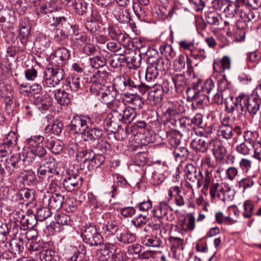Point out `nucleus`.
<instances>
[{
	"mask_svg": "<svg viewBox=\"0 0 261 261\" xmlns=\"http://www.w3.org/2000/svg\"><path fill=\"white\" fill-rule=\"evenodd\" d=\"M116 249L114 245L112 244H106L101 246L97 250L96 257L99 261H106L110 259L113 255Z\"/></svg>",
	"mask_w": 261,
	"mask_h": 261,
	"instance_id": "nucleus-19",
	"label": "nucleus"
},
{
	"mask_svg": "<svg viewBox=\"0 0 261 261\" xmlns=\"http://www.w3.org/2000/svg\"><path fill=\"white\" fill-rule=\"evenodd\" d=\"M161 243L160 238L156 235H146L142 240V243L148 247H159Z\"/></svg>",
	"mask_w": 261,
	"mask_h": 261,
	"instance_id": "nucleus-38",
	"label": "nucleus"
},
{
	"mask_svg": "<svg viewBox=\"0 0 261 261\" xmlns=\"http://www.w3.org/2000/svg\"><path fill=\"white\" fill-rule=\"evenodd\" d=\"M54 97L57 102L60 105H68L70 103V99L68 93L63 90H57L54 91Z\"/></svg>",
	"mask_w": 261,
	"mask_h": 261,
	"instance_id": "nucleus-36",
	"label": "nucleus"
},
{
	"mask_svg": "<svg viewBox=\"0 0 261 261\" xmlns=\"http://www.w3.org/2000/svg\"><path fill=\"white\" fill-rule=\"evenodd\" d=\"M255 145L243 142L236 147L237 151L244 155H248L253 153V147Z\"/></svg>",
	"mask_w": 261,
	"mask_h": 261,
	"instance_id": "nucleus-43",
	"label": "nucleus"
},
{
	"mask_svg": "<svg viewBox=\"0 0 261 261\" xmlns=\"http://www.w3.org/2000/svg\"><path fill=\"white\" fill-rule=\"evenodd\" d=\"M90 65L94 68L98 69L106 64V59L103 57L96 56L89 59Z\"/></svg>",
	"mask_w": 261,
	"mask_h": 261,
	"instance_id": "nucleus-52",
	"label": "nucleus"
},
{
	"mask_svg": "<svg viewBox=\"0 0 261 261\" xmlns=\"http://www.w3.org/2000/svg\"><path fill=\"white\" fill-rule=\"evenodd\" d=\"M118 117V121L122 123H130L137 116L135 109L127 107L124 108Z\"/></svg>",
	"mask_w": 261,
	"mask_h": 261,
	"instance_id": "nucleus-25",
	"label": "nucleus"
},
{
	"mask_svg": "<svg viewBox=\"0 0 261 261\" xmlns=\"http://www.w3.org/2000/svg\"><path fill=\"white\" fill-rule=\"evenodd\" d=\"M57 223L62 225H68L71 224V219L69 215L65 214H58L55 216Z\"/></svg>",
	"mask_w": 261,
	"mask_h": 261,
	"instance_id": "nucleus-58",
	"label": "nucleus"
},
{
	"mask_svg": "<svg viewBox=\"0 0 261 261\" xmlns=\"http://www.w3.org/2000/svg\"><path fill=\"white\" fill-rule=\"evenodd\" d=\"M82 232L83 241L90 246H98L102 244L103 238L97 231L96 226L94 224H85L82 227Z\"/></svg>",
	"mask_w": 261,
	"mask_h": 261,
	"instance_id": "nucleus-3",
	"label": "nucleus"
},
{
	"mask_svg": "<svg viewBox=\"0 0 261 261\" xmlns=\"http://www.w3.org/2000/svg\"><path fill=\"white\" fill-rule=\"evenodd\" d=\"M259 16V13L258 12L257 9L250 10L248 8V9L243 12V17L242 18L247 19L248 21L255 22L258 20Z\"/></svg>",
	"mask_w": 261,
	"mask_h": 261,
	"instance_id": "nucleus-46",
	"label": "nucleus"
},
{
	"mask_svg": "<svg viewBox=\"0 0 261 261\" xmlns=\"http://www.w3.org/2000/svg\"><path fill=\"white\" fill-rule=\"evenodd\" d=\"M163 93L164 90L161 85H156L149 92L148 99L153 101L155 103H160L162 100Z\"/></svg>",
	"mask_w": 261,
	"mask_h": 261,
	"instance_id": "nucleus-35",
	"label": "nucleus"
},
{
	"mask_svg": "<svg viewBox=\"0 0 261 261\" xmlns=\"http://www.w3.org/2000/svg\"><path fill=\"white\" fill-rule=\"evenodd\" d=\"M169 242L171 247V249L173 250L175 249V250L177 248L184 249V240L178 238L171 236L169 238Z\"/></svg>",
	"mask_w": 261,
	"mask_h": 261,
	"instance_id": "nucleus-61",
	"label": "nucleus"
},
{
	"mask_svg": "<svg viewBox=\"0 0 261 261\" xmlns=\"http://www.w3.org/2000/svg\"><path fill=\"white\" fill-rule=\"evenodd\" d=\"M83 178L77 173L69 174L64 180V188L68 191H72L81 187Z\"/></svg>",
	"mask_w": 261,
	"mask_h": 261,
	"instance_id": "nucleus-12",
	"label": "nucleus"
},
{
	"mask_svg": "<svg viewBox=\"0 0 261 261\" xmlns=\"http://www.w3.org/2000/svg\"><path fill=\"white\" fill-rule=\"evenodd\" d=\"M17 139V136L14 132H10L4 140V143L9 147L13 148L16 145Z\"/></svg>",
	"mask_w": 261,
	"mask_h": 261,
	"instance_id": "nucleus-63",
	"label": "nucleus"
},
{
	"mask_svg": "<svg viewBox=\"0 0 261 261\" xmlns=\"http://www.w3.org/2000/svg\"><path fill=\"white\" fill-rule=\"evenodd\" d=\"M244 101L243 93H241L236 97L234 101L229 103L225 101V109L228 113L232 114L234 117H240L246 113Z\"/></svg>",
	"mask_w": 261,
	"mask_h": 261,
	"instance_id": "nucleus-7",
	"label": "nucleus"
},
{
	"mask_svg": "<svg viewBox=\"0 0 261 261\" xmlns=\"http://www.w3.org/2000/svg\"><path fill=\"white\" fill-rule=\"evenodd\" d=\"M8 250H10L16 257L23 251L24 247L22 239L20 238L13 239L8 243Z\"/></svg>",
	"mask_w": 261,
	"mask_h": 261,
	"instance_id": "nucleus-34",
	"label": "nucleus"
},
{
	"mask_svg": "<svg viewBox=\"0 0 261 261\" xmlns=\"http://www.w3.org/2000/svg\"><path fill=\"white\" fill-rule=\"evenodd\" d=\"M57 253L52 250H42L37 254L36 261H58Z\"/></svg>",
	"mask_w": 261,
	"mask_h": 261,
	"instance_id": "nucleus-31",
	"label": "nucleus"
},
{
	"mask_svg": "<svg viewBox=\"0 0 261 261\" xmlns=\"http://www.w3.org/2000/svg\"><path fill=\"white\" fill-rule=\"evenodd\" d=\"M210 194L212 198L217 197L220 200L225 202L231 200L233 190L225 183L213 182L210 188Z\"/></svg>",
	"mask_w": 261,
	"mask_h": 261,
	"instance_id": "nucleus-4",
	"label": "nucleus"
},
{
	"mask_svg": "<svg viewBox=\"0 0 261 261\" xmlns=\"http://www.w3.org/2000/svg\"><path fill=\"white\" fill-rule=\"evenodd\" d=\"M245 112L254 117L261 109V99L256 94L246 95L243 93Z\"/></svg>",
	"mask_w": 261,
	"mask_h": 261,
	"instance_id": "nucleus-8",
	"label": "nucleus"
},
{
	"mask_svg": "<svg viewBox=\"0 0 261 261\" xmlns=\"http://www.w3.org/2000/svg\"><path fill=\"white\" fill-rule=\"evenodd\" d=\"M102 136V130L98 127H94L89 128L84 133L82 137L85 141L93 142L99 140Z\"/></svg>",
	"mask_w": 261,
	"mask_h": 261,
	"instance_id": "nucleus-22",
	"label": "nucleus"
},
{
	"mask_svg": "<svg viewBox=\"0 0 261 261\" xmlns=\"http://www.w3.org/2000/svg\"><path fill=\"white\" fill-rule=\"evenodd\" d=\"M95 153L92 150L88 149L85 150H81L76 155V160L78 162H83V168H86L89 165V163L93 158Z\"/></svg>",
	"mask_w": 261,
	"mask_h": 261,
	"instance_id": "nucleus-27",
	"label": "nucleus"
},
{
	"mask_svg": "<svg viewBox=\"0 0 261 261\" xmlns=\"http://www.w3.org/2000/svg\"><path fill=\"white\" fill-rule=\"evenodd\" d=\"M187 99L189 101H194L198 105H202L204 101L208 98V96L204 93V92L200 88L194 91V93L191 92V89L188 88L187 90Z\"/></svg>",
	"mask_w": 261,
	"mask_h": 261,
	"instance_id": "nucleus-23",
	"label": "nucleus"
},
{
	"mask_svg": "<svg viewBox=\"0 0 261 261\" xmlns=\"http://www.w3.org/2000/svg\"><path fill=\"white\" fill-rule=\"evenodd\" d=\"M160 72L161 73L152 63H150L146 69L145 75L146 80L148 81H150L156 79L159 75Z\"/></svg>",
	"mask_w": 261,
	"mask_h": 261,
	"instance_id": "nucleus-45",
	"label": "nucleus"
},
{
	"mask_svg": "<svg viewBox=\"0 0 261 261\" xmlns=\"http://www.w3.org/2000/svg\"><path fill=\"white\" fill-rule=\"evenodd\" d=\"M257 137V134L256 131L247 130L243 133L244 142L250 143L252 145H255L256 140Z\"/></svg>",
	"mask_w": 261,
	"mask_h": 261,
	"instance_id": "nucleus-51",
	"label": "nucleus"
},
{
	"mask_svg": "<svg viewBox=\"0 0 261 261\" xmlns=\"http://www.w3.org/2000/svg\"><path fill=\"white\" fill-rule=\"evenodd\" d=\"M152 63L162 73L169 68L170 61L166 58H159Z\"/></svg>",
	"mask_w": 261,
	"mask_h": 261,
	"instance_id": "nucleus-53",
	"label": "nucleus"
},
{
	"mask_svg": "<svg viewBox=\"0 0 261 261\" xmlns=\"http://www.w3.org/2000/svg\"><path fill=\"white\" fill-rule=\"evenodd\" d=\"M71 6L74 7L75 13L82 16L85 15L90 8L85 0H76L71 4Z\"/></svg>",
	"mask_w": 261,
	"mask_h": 261,
	"instance_id": "nucleus-37",
	"label": "nucleus"
},
{
	"mask_svg": "<svg viewBox=\"0 0 261 261\" xmlns=\"http://www.w3.org/2000/svg\"><path fill=\"white\" fill-rule=\"evenodd\" d=\"M43 141L44 137L40 135L31 136L28 139V144L32 148L27 152L26 156L22 159L23 163L33 162L37 158L41 159L47 156L45 149L42 144L40 145Z\"/></svg>",
	"mask_w": 261,
	"mask_h": 261,
	"instance_id": "nucleus-1",
	"label": "nucleus"
},
{
	"mask_svg": "<svg viewBox=\"0 0 261 261\" xmlns=\"http://www.w3.org/2000/svg\"><path fill=\"white\" fill-rule=\"evenodd\" d=\"M210 144H211V139L207 138L206 136H197L192 140L191 146L196 151L204 153L210 148Z\"/></svg>",
	"mask_w": 261,
	"mask_h": 261,
	"instance_id": "nucleus-14",
	"label": "nucleus"
},
{
	"mask_svg": "<svg viewBox=\"0 0 261 261\" xmlns=\"http://www.w3.org/2000/svg\"><path fill=\"white\" fill-rule=\"evenodd\" d=\"M141 53L143 58L145 59L146 61L149 64L154 62L153 59L155 58V56L158 55V52L156 50L148 47L146 52Z\"/></svg>",
	"mask_w": 261,
	"mask_h": 261,
	"instance_id": "nucleus-59",
	"label": "nucleus"
},
{
	"mask_svg": "<svg viewBox=\"0 0 261 261\" xmlns=\"http://www.w3.org/2000/svg\"><path fill=\"white\" fill-rule=\"evenodd\" d=\"M80 78L72 77L69 80H67L65 83V86H68L72 91H77L80 88Z\"/></svg>",
	"mask_w": 261,
	"mask_h": 261,
	"instance_id": "nucleus-60",
	"label": "nucleus"
},
{
	"mask_svg": "<svg viewBox=\"0 0 261 261\" xmlns=\"http://www.w3.org/2000/svg\"><path fill=\"white\" fill-rule=\"evenodd\" d=\"M214 70L220 73L228 71L230 69V59L227 56H224L221 59L215 60L213 62Z\"/></svg>",
	"mask_w": 261,
	"mask_h": 261,
	"instance_id": "nucleus-24",
	"label": "nucleus"
},
{
	"mask_svg": "<svg viewBox=\"0 0 261 261\" xmlns=\"http://www.w3.org/2000/svg\"><path fill=\"white\" fill-rule=\"evenodd\" d=\"M19 38L22 44H25L31 31V22L26 17L21 18L19 23Z\"/></svg>",
	"mask_w": 261,
	"mask_h": 261,
	"instance_id": "nucleus-20",
	"label": "nucleus"
},
{
	"mask_svg": "<svg viewBox=\"0 0 261 261\" xmlns=\"http://www.w3.org/2000/svg\"><path fill=\"white\" fill-rule=\"evenodd\" d=\"M244 211L243 216L245 218L249 219L254 215L253 210L254 205L250 200H245L243 203Z\"/></svg>",
	"mask_w": 261,
	"mask_h": 261,
	"instance_id": "nucleus-50",
	"label": "nucleus"
},
{
	"mask_svg": "<svg viewBox=\"0 0 261 261\" xmlns=\"http://www.w3.org/2000/svg\"><path fill=\"white\" fill-rule=\"evenodd\" d=\"M8 163L13 168V169L10 172V174H12L14 169H17L20 168L21 163L20 154L18 153L12 155L8 161Z\"/></svg>",
	"mask_w": 261,
	"mask_h": 261,
	"instance_id": "nucleus-57",
	"label": "nucleus"
},
{
	"mask_svg": "<svg viewBox=\"0 0 261 261\" xmlns=\"http://www.w3.org/2000/svg\"><path fill=\"white\" fill-rule=\"evenodd\" d=\"M210 149L213 150V154L217 160H223L227 153V150L223 142L218 139H211Z\"/></svg>",
	"mask_w": 261,
	"mask_h": 261,
	"instance_id": "nucleus-17",
	"label": "nucleus"
},
{
	"mask_svg": "<svg viewBox=\"0 0 261 261\" xmlns=\"http://www.w3.org/2000/svg\"><path fill=\"white\" fill-rule=\"evenodd\" d=\"M125 62H126V57L118 55H114L109 61L110 65L114 68L121 67Z\"/></svg>",
	"mask_w": 261,
	"mask_h": 261,
	"instance_id": "nucleus-55",
	"label": "nucleus"
},
{
	"mask_svg": "<svg viewBox=\"0 0 261 261\" xmlns=\"http://www.w3.org/2000/svg\"><path fill=\"white\" fill-rule=\"evenodd\" d=\"M203 173L201 171V175H198V178L196 181L197 187L198 188L203 186V188L207 190L212 182V172L213 169L212 167L208 166L206 169H202Z\"/></svg>",
	"mask_w": 261,
	"mask_h": 261,
	"instance_id": "nucleus-18",
	"label": "nucleus"
},
{
	"mask_svg": "<svg viewBox=\"0 0 261 261\" xmlns=\"http://www.w3.org/2000/svg\"><path fill=\"white\" fill-rule=\"evenodd\" d=\"M51 215V212L49 207H42L39 208L37 212L38 220L43 221Z\"/></svg>",
	"mask_w": 261,
	"mask_h": 261,
	"instance_id": "nucleus-62",
	"label": "nucleus"
},
{
	"mask_svg": "<svg viewBox=\"0 0 261 261\" xmlns=\"http://www.w3.org/2000/svg\"><path fill=\"white\" fill-rule=\"evenodd\" d=\"M37 223V219L33 214L22 215L20 218V229L23 231L33 229Z\"/></svg>",
	"mask_w": 261,
	"mask_h": 261,
	"instance_id": "nucleus-21",
	"label": "nucleus"
},
{
	"mask_svg": "<svg viewBox=\"0 0 261 261\" xmlns=\"http://www.w3.org/2000/svg\"><path fill=\"white\" fill-rule=\"evenodd\" d=\"M92 123L88 115H75L70 122V129L75 134H81L82 136Z\"/></svg>",
	"mask_w": 261,
	"mask_h": 261,
	"instance_id": "nucleus-6",
	"label": "nucleus"
},
{
	"mask_svg": "<svg viewBox=\"0 0 261 261\" xmlns=\"http://www.w3.org/2000/svg\"><path fill=\"white\" fill-rule=\"evenodd\" d=\"M123 83L125 88L134 91L136 94L139 92V93L143 95L150 89L149 86L141 83L140 80L135 79L133 76L125 80Z\"/></svg>",
	"mask_w": 261,
	"mask_h": 261,
	"instance_id": "nucleus-11",
	"label": "nucleus"
},
{
	"mask_svg": "<svg viewBox=\"0 0 261 261\" xmlns=\"http://www.w3.org/2000/svg\"><path fill=\"white\" fill-rule=\"evenodd\" d=\"M191 123L192 129L197 136H207L212 133L210 127H205V124L203 123V116L200 113L196 114L193 118H191Z\"/></svg>",
	"mask_w": 261,
	"mask_h": 261,
	"instance_id": "nucleus-9",
	"label": "nucleus"
},
{
	"mask_svg": "<svg viewBox=\"0 0 261 261\" xmlns=\"http://www.w3.org/2000/svg\"><path fill=\"white\" fill-rule=\"evenodd\" d=\"M184 171L187 179L192 182H196L198 175H201V171L197 172V168L192 164H189L185 166Z\"/></svg>",
	"mask_w": 261,
	"mask_h": 261,
	"instance_id": "nucleus-33",
	"label": "nucleus"
},
{
	"mask_svg": "<svg viewBox=\"0 0 261 261\" xmlns=\"http://www.w3.org/2000/svg\"><path fill=\"white\" fill-rule=\"evenodd\" d=\"M117 92L113 87H109L102 92L101 98L103 102L107 105L116 99Z\"/></svg>",
	"mask_w": 261,
	"mask_h": 261,
	"instance_id": "nucleus-39",
	"label": "nucleus"
},
{
	"mask_svg": "<svg viewBox=\"0 0 261 261\" xmlns=\"http://www.w3.org/2000/svg\"><path fill=\"white\" fill-rule=\"evenodd\" d=\"M128 54L126 57V63L131 64L134 67H139L141 64L143 58L141 52H137L134 49L127 51Z\"/></svg>",
	"mask_w": 261,
	"mask_h": 261,
	"instance_id": "nucleus-32",
	"label": "nucleus"
},
{
	"mask_svg": "<svg viewBox=\"0 0 261 261\" xmlns=\"http://www.w3.org/2000/svg\"><path fill=\"white\" fill-rule=\"evenodd\" d=\"M161 53L165 56V58L169 61L174 58L175 56V52L173 50L171 45L168 44H163L161 45L160 48Z\"/></svg>",
	"mask_w": 261,
	"mask_h": 261,
	"instance_id": "nucleus-48",
	"label": "nucleus"
},
{
	"mask_svg": "<svg viewBox=\"0 0 261 261\" xmlns=\"http://www.w3.org/2000/svg\"><path fill=\"white\" fill-rule=\"evenodd\" d=\"M64 197L60 193L52 194L48 200V205L50 208L58 211L63 204Z\"/></svg>",
	"mask_w": 261,
	"mask_h": 261,
	"instance_id": "nucleus-29",
	"label": "nucleus"
},
{
	"mask_svg": "<svg viewBox=\"0 0 261 261\" xmlns=\"http://www.w3.org/2000/svg\"><path fill=\"white\" fill-rule=\"evenodd\" d=\"M205 19L208 24L214 26H218L222 21V17L216 11L205 13Z\"/></svg>",
	"mask_w": 261,
	"mask_h": 261,
	"instance_id": "nucleus-40",
	"label": "nucleus"
},
{
	"mask_svg": "<svg viewBox=\"0 0 261 261\" xmlns=\"http://www.w3.org/2000/svg\"><path fill=\"white\" fill-rule=\"evenodd\" d=\"M200 88L208 96L211 92L215 90V83L212 79H208L201 85Z\"/></svg>",
	"mask_w": 261,
	"mask_h": 261,
	"instance_id": "nucleus-56",
	"label": "nucleus"
},
{
	"mask_svg": "<svg viewBox=\"0 0 261 261\" xmlns=\"http://www.w3.org/2000/svg\"><path fill=\"white\" fill-rule=\"evenodd\" d=\"M49 134H45L44 142L45 146L55 154H59L63 149V144L59 140L56 139Z\"/></svg>",
	"mask_w": 261,
	"mask_h": 261,
	"instance_id": "nucleus-16",
	"label": "nucleus"
},
{
	"mask_svg": "<svg viewBox=\"0 0 261 261\" xmlns=\"http://www.w3.org/2000/svg\"><path fill=\"white\" fill-rule=\"evenodd\" d=\"M148 219L147 215L141 214L135 217L132 220V223L135 227L140 228L146 224Z\"/></svg>",
	"mask_w": 261,
	"mask_h": 261,
	"instance_id": "nucleus-54",
	"label": "nucleus"
},
{
	"mask_svg": "<svg viewBox=\"0 0 261 261\" xmlns=\"http://www.w3.org/2000/svg\"><path fill=\"white\" fill-rule=\"evenodd\" d=\"M212 7L216 10L224 11L227 14L230 15V12L228 10V5H229L228 2L226 0H214L212 2Z\"/></svg>",
	"mask_w": 261,
	"mask_h": 261,
	"instance_id": "nucleus-47",
	"label": "nucleus"
},
{
	"mask_svg": "<svg viewBox=\"0 0 261 261\" xmlns=\"http://www.w3.org/2000/svg\"><path fill=\"white\" fill-rule=\"evenodd\" d=\"M217 133L219 137L226 140L234 139L236 137L241 135L242 133L241 128L239 126L219 127Z\"/></svg>",
	"mask_w": 261,
	"mask_h": 261,
	"instance_id": "nucleus-15",
	"label": "nucleus"
},
{
	"mask_svg": "<svg viewBox=\"0 0 261 261\" xmlns=\"http://www.w3.org/2000/svg\"><path fill=\"white\" fill-rule=\"evenodd\" d=\"M110 75V73L106 70H98L91 78V82L92 84L90 88V91L94 94H97L98 89L104 85Z\"/></svg>",
	"mask_w": 261,
	"mask_h": 261,
	"instance_id": "nucleus-10",
	"label": "nucleus"
},
{
	"mask_svg": "<svg viewBox=\"0 0 261 261\" xmlns=\"http://www.w3.org/2000/svg\"><path fill=\"white\" fill-rule=\"evenodd\" d=\"M184 110V106L180 105L177 101L175 102L171 107L169 108L167 110V115H168L171 123L176 124L177 121H179V125L183 129L187 128L188 136L192 135L193 130H190L189 127H192L191 123V118L188 117H180V114Z\"/></svg>",
	"mask_w": 261,
	"mask_h": 261,
	"instance_id": "nucleus-2",
	"label": "nucleus"
},
{
	"mask_svg": "<svg viewBox=\"0 0 261 261\" xmlns=\"http://www.w3.org/2000/svg\"><path fill=\"white\" fill-rule=\"evenodd\" d=\"M117 240L124 244L133 243L136 241V236L126 230L117 236Z\"/></svg>",
	"mask_w": 261,
	"mask_h": 261,
	"instance_id": "nucleus-44",
	"label": "nucleus"
},
{
	"mask_svg": "<svg viewBox=\"0 0 261 261\" xmlns=\"http://www.w3.org/2000/svg\"><path fill=\"white\" fill-rule=\"evenodd\" d=\"M124 107V103L117 99H115L107 105V107L112 109L114 112V115L111 119L106 120L104 123L106 129L108 131L113 133L115 132L120 126V124L116 123V119L115 117H118L119 115Z\"/></svg>",
	"mask_w": 261,
	"mask_h": 261,
	"instance_id": "nucleus-5",
	"label": "nucleus"
},
{
	"mask_svg": "<svg viewBox=\"0 0 261 261\" xmlns=\"http://www.w3.org/2000/svg\"><path fill=\"white\" fill-rule=\"evenodd\" d=\"M46 70H50V72L53 74L52 78L54 80L55 83L59 85L60 81L64 78V71L63 69L61 68H53L51 67L47 68Z\"/></svg>",
	"mask_w": 261,
	"mask_h": 261,
	"instance_id": "nucleus-49",
	"label": "nucleus"
},
{
	"mask_svg": "<svg viewBox=\"0 0 261 261\" xmlns=\"http://www.w3.org/2000/svg\"><path fill=\"white\" fill-rule=\"evenodd\" d=\"M172 81L174 86V91L181 93L186 89L187 79L184 73L176 74L172 76Z\"/></svg>",
	"mask_w": 261,
	"mask_h": 261,
	"instance_id": "nucleus-26",
	"label": "nucleus"
},
{
	"mask_svg": "<svg viewBox=\"0 0 261 261\" xmlns=\"http://www.w3.org/2000/svg\"><path fill=\"white\" fill-rule=\"evenodd\" d=\"M52 104V101L49 95H44L40 98L39 108L42 110H47L51 106Z\"/></svg>",
	"mask_w": 261,
	"mask_h": 261,
	"instance_id": "nucleus-64",
	"label": "nucleus"
},
{
	"mask_svg": "<svg viewBox=\"0 0 261 261\" xmlns=\"http://www.w3.org/2000/svg\"><path fill=\"white\" fill-rule=\"evenodd\" d=\"M246 0H236L233 4H229L228 5V10L230 12V15L232 14L234 16L238 12H240L241 17H243V12L245 11V8H247L246 5Z\"/></svg>",
	"mask_w": 261,
	"mask_h": 261,
	"instance_id": "nucleus-28",
	"label": "nucleus"
},
{
	"mask_svg": "<svg viewBox=\"0 0 261 261\" xmlns=\"http://www.w3.org/2000/svg\"><path fill=\"white\" fill-rule=\"evenodd\" d=\"M108 31L112 39L119 43H124L125 39L127 38L126 35L116 25H110L108 28Z\"/></svg>",
	"mask_w": 261,
	"mask_h": 261,
	"instance_id": "nucleus-30",
	"label": "nucleus"
},
{
	"mask_svg": "<svg viewBox=\"0 0 261 261\" xmlns=\"http://www.w3.org/2000/svg\"><path fill=\"white\" fill-rule=\"evenodd\" d=\"M105 156L101 153L95 154L94 156L89 163L87 169L89 170H92L94 168L100 167L105 162Z\"/></svg>",
	"mask_w": 261,
	"mask_h": 261,
	"instance_id": "nucleus-42",
	"label": "nucleus"
},
{
	"mask_svg": "<svg viewBox=\"0 0 261 261\" xmlns=\"http://www.w3.org/2000/svg\"><path fill=\"white\" fill-rule=\"evenodd\" d=\"M153 215L159 218H165L168 221H172L174 219V215L171 208L165 202H161L153 210Z\"/></svg>",
	"mask_w": 261,
	"mask_h": 261,
	"instance_id": "nucleus-13",
	"label": "nucleus"
},
{
	"mask_svg": "<svg viewBox=\"0 0 261 261\" xmlns=\"http://www.w3.org/2000/svg\"><path fill=\"white\" fill-rule=\"evenodd\" d=\"M52 74L50 70H45L44 72L43 80L42 81V85L44 88L48 90L49 91H51V88H54L57 84L55 83L54 79H53Z\"/></svg>",
	"mask_w": 261,
	"mask_h": 261,
	"instance_id": "nucleus-41",
	"label": "nucleus"
}]
</instances>
